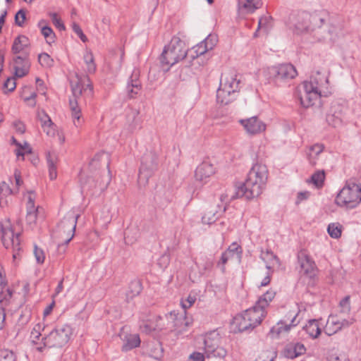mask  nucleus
Instances as JSON below:
<instances>
[{
    "label": "nucleus",
    "mask_w": 361,
    "mask_h": 361,
    "mask_svg": "<svg viewBox=\"0 0 361 361\" xmlns=\"http://www.w3.org/2000/svg\"><path fill=\"white\" fill-rule=\"evenodd\" d=\"M44 329V324L38 323L30 333L31 343L39 352H43L45 348H62L69 341L73 334L72 328L68 324L57 326L48 334L42 336Z\"/></svg>",
    "instance_id": "obj_1"
},
{
    "label": "nucleus",
    "mask_w": 361,
    "mask_h": 361,
    "mask_svg": "<svg viewBox=\"0 0 361 361\" xmlns=\"http://www.w3.org/2000/svg\"><path fill=\"white\" fill-rule=\"evenodd\" d=\"M329 73L317 71L304 81L299 89L300 104L308 108L314 105L322 96H326L329 92Z\"/></svg>",
    "instance_id": "obj_2"
},
{
    "label": "nucleus",
    "mask_w": 361,
    "mask_h": 361,
    "mask_svg": "<svg viewBox=\"0 0 361 361\" xmlns=\"http://www.w3.org/2000/svg\"><path fill=\"white\" fill-rule=\"evenodd\" d=\"M267 169L264 164L254 165L248 173L245 183L236 189V197L252 199L258 197L263 191L267 179Z\"/></svg>",
    "instance_id": "obj_3"
},
{
    "label": "nucleus",
    "mask_w": 361,
    "mask_h": 361,
    "mask_svg": "<svg viewBox=\"0 0 361 361\" xmlns=\"http://www.w3.org/2000/svg\"><path fill=\"white\" fill-rule=\"evenodd\" d=\"M1 240L6 249H12L13 258L16 259L20 256L21 224L19 222L12 224L10 219H6L1 223Z\"/></svg>",
    "instance_id": "obj_4"
},
{
    "label": "nucleus",
    "mask_w": 361,
    "mask_h": 361,
    "mask_svg": "<svg viewBox=\"0 0 361 361\" xmlns=\"http://www.w3.org/2000/svg\"><path fill=\"white\" fill-rule=\"evenodd\" d=\"M361 202V185L348 180L335 199V203L343 209L348 210L357 207Z\"/></svg>",
    "instance_id": "obj_5"
},
{
    "label": "nucleus",
    "mask_w": 361,
    "mask_h": 361,
    "mask_svg": "<svg viewBox=\"0 0 361 361\" xmlns=\"http://www.w3.org/2000/svg\"><path fill=\"white\" fill-rule=\"evenodd\" d=\"M185 58H188L185 44L179 37H174L164 47L161 56V62L163 65L170 67Z\"/></svg>",
    "instance_id": "obj_6"
},
{
    "label": "nucleus",
    "mask_w": 361,
    "mask_h": 361,
    "mask_svg": "<svg viewBox=\"0 0 361 361\" xmlns=\"http://www.w3.org/2000/svg\"><path fill=\"white\" fill-rule=\"evenodd\" d=\"M266 314V310L255 303V306L235 317V323L240 331H244L260 324Z\"/></svg>",
    "instance_id": "obj_7"
},
{
    "label": "nucleus",
    "mask_w": 361,
    "mask_h": 361,
    "mask_svg": "<svg viewBox=\"0 0 361 361\" xmlns=\"http://www.w3.org/2000/svg\"><path fill=\"white\" fill-rule=\"evenodd\" d=\"M78 218V214L69 212L59 224L56 234L61 239V242L59 244V250L63 245H68L73 238Z\"/></svg>",
    "instance_id": "obj_8"
},
{
    "label": "nucleus",
    "mask_w": 361,
    "mask_h": 361,
    "mask_svg": "<svg viewBox=\"0 0 361 361\" xmlns=\"http://www.w3.org/2000/svg\"><path fill=\"white\" fill-rule=\"evenodd\" d=\"M220 341L221 338L216 332H211L206 335L204 341V350L207 358L224 359L226 356L227 351L220 345Z\"/></svg>",
    "instance_id": "obj_9"
},
{
    "label": "nucleus",
    "mask_w": 361,
    "mask_h": 361,
    "mask_svg": "<svg viewBox=\"0 0 361 361\" xmlns=\"http://www.w3.org/2000/svg\"><path fill=\"white\" fill-rule=\"evenodd\" d=\"M157 169V157L152 152L144 154L138 176V183L140 186L145 187Z\"/></svg>",
    "instance_id": "obj_10"
},
{
    "label": "nucleus",
    "mask_w": 361,
    "mask_h": 361,
    "mask_svg": "<svg viewBox=\"0 0 361 361\" xmlns=\"http://www.w3.org/2000/svg\"><path fill=\"white\" fill-rule=\"evenodd\" d=\"M314 36L319 41L336 42L343 36L341 25L334 19H330L322 30H317Z\"/></svg>",
    "instance_id": "obj_11"
},
{
    "label": "nucleus",
    "mask_w": 361,
    "mask_h": 361,
    "mask_svg": "<svg viewBox=\"0 0 361 361\" xmlns=\"http://www.w3.org/2000/svg\"><path fill=\"white\" fill-rule=\"evenodd\" d=\"M354 319L353 318H345L341 315H330L326 321V325L324 327V333L328 336H331L353 324Z\"/></svg>",
    "instance_id": "obj_12"
},
{
    "label": "nucleus",
    "mask_w": 361,
    "mask_h": 361,
    "mask_svg": "<svg viewBox=\"0 0 361 361\" xmlns=\"http://www.w3.org/2000/svg\"><path fill=\"white\" fill-rule=\"evenodd\" d=\"M110 172L108 171V173L102 178L99 180V178L87 176V177H81L80 183L83 190H86L92 192H102L105 190L111 180Z\"/></svg>",
    "instance_id": "obj_13"
},
{
    "label": "nucleus",
    "mask_w": 361,
    "mask_h": 361,
    "mask_svg": "<svg viewBox=\"0 0 361 361\" xmlns=\"http://www.w3.org/2000/svg\"><path fill=\"white\" fill-rule=\"evenodd\" d=\"M242 256V248L236 243H232L228 248L221 255L217 266L222 272L225 271V265L227 263H239Z\"/></svg>",
    "instance_id": "obj_14"
},
{
    "label": "nucleus",
    "mask_w": 361,
    "mask_h": 361,
    "mask_svg": "<svg viewBox=\"0 0 361 361\" xmlns=\"http://www.w3.org/2000/svg\"><path fill=\"white\" fill-rule=\"evenodd\" d=\"M245 131L249 135H257L264 133L267 129V125L257 116H252L239 121Z\"/></svg>",
    "instance_id": "obj_15"
},
{
    "label": "nucleus",
    "mask_w": 361,
    "mask_h": 361,
    "mask_svg": "<svg viewBox=\"0 0 361 361\" xmlns=\"http://www.w3.org/2000/svg\"><path fill=\"white\" fill-rule=\"evenodd\" d=\"M186 312L178 314L175 311L171 312L168 319L173 322L172 331L176 336H180L188 331V328L192 324V321L187 318Z\"/></svg>",
    "instance_id": "obj_16"
},
{
    "label": "nucleus",
    "mask_w": 361,
    "mask_h": 361,
    "mask_svg": "<svg viewBox=\"0 0 361 361\" xmlns=\"http://www.w3.org/2000/svg\"><path fill=\"white\" fill-rule=\"evenodd\" d=\"M216 173V167L210 161L201 163L195 171V178L202 183H207L209 178Z\"/></svg>",
    "instance_id": "obj_17"
},
{
    "label": "nucleus",
    "mask_w": 361,
    "mask_h": 361,
    "mask_svg": "<svg viewBox=\"0 0 361 361\" xmlns=\"http://www.w3.org/2000/svg\"><path fill=\"white\" fill-rule=\"evenodd\" d=\"M310 19L309 13L302 12L298 14L293 22L294 32L298 35L312 32Z\"/></svg>",
    "instance_id": "obj_18"
},
{
    "label": "nucleus",
    "mask_w": 361,
    "mask_h": 361,
    "mask_svg": "<svg viewBox=\"0 0 361 361\" xmlns=\"http://www.w3.org/2000/svg\"><path fill=\"white\" fill-rule=\"evenodd\" d=\"M298 262L302 275L310 279L316 276V265L314 262L305 252H300L298 255Z\"/></svg>",
    "instance_id": "obj_19"
},
{
    "label": "nucleus",
    "mask_w": 361,
    "mask_h": 361,
    "mask_svg": "<svg viewBox=\"0 0 361 361\" xmlns=\"http://www.w3.org/2000/svg\"><path fill=\"white\" fill-rule=\"evenodd\" d=\"M311 16V27L312 31L322 30L331 19L326 10L321 9L310 13Z\"/></svg>",
    "instance_id": "obj_20"
},
{
    "label": "nucleus",
    "mask_w": 361,
    "mask_h": 361,
    "mask_svg": "<svg viewBox=\"0 0 361 361\" xmlns=\"http://www.w3.org/2000/svg\"><path fill=\"white\" fill-rule=\"evenodd\" d=\"M240 80L234 71H228L222 73L220 85L236 93L239 91Z\"/></svg>",
    "instance_id": "obj_21"
},
{
    "label": "nucleus",
    "mask_w": 361,
    "mask_h": 361,
    "mask_svg": "<svg viewBox=\"0 0 361 361\" xmlns=\"http://www.w3.org/2000/svg\"><path fill=\"white\" fill-rule=\"evenodd\" d=\"M209 50L204 47V44L202 42L192 47L188 51V59H190L192 66H196L197 64L200 66L205 63L201 56L204 54Z\"/></svg>",
    "instance_id": "obj_22"
},
{
    "label": "nucleus",
    "mask_w": 361,
    "mask_h": 361,
    "mask_svg": "<svg viewBox=\"0 0 361 361\" xmlns=\"http://www.w3.org/2000/svg\"><path fill=\"white\" fill-rule=\"evenodd\" d=\"M275 78L277 80L293 79L297 75L295 67L291 64H282L273 68Z\"/></svg>",
    "instance_id": "obj_23"
},
{
    "label": "nucleus",
    "mask_w": 361,
    "mask_h": 361,
    "mask_svg": "<svg viewBox=\"0 0 361 361\" xmlns=\"http://www.w3.org/2000/svg\"><path fill=\"white\" fill-rule=\"evenodd\" d=\"M85 85L90 87V90H92V86L89 82V78L85 75L79 77L78 75L76 74L75 78L71 80L73 97L75 98H80Z\"/></svg>",
    "instance_id": "obj_24"
},
{
    "label": "nucleus",
    "mask_w": 361,
    "mask_h": 361,
    "mask_svg": "<svg viewBox=\"0 0 361 361\" xmlns=\"http://www.w3.org/2000/svg\"><path fill=\"white\" fill-rule=\"evenodd\" d=\"M326 120L328 125L333 128H337L341 126L343 123V111L341 106L339 104L332 106L326 115Z\"/></svg>",
    "instance_id": "obj_25"
},
{
    "label": "nucleus",
    "mask_w": 361,
    "mask_h": 361,
    "mask_svg": "<svg viewBox=\"0 0 361 361\" xmlns=\"http://www.w3.org/2000/svg\"><path fill=\"white\" fill-rule=\"evenodd\" d=\"M224 206H211L207 209L202 218V221L204 224H212L215 222L219 216L225 212Z\"/></svg>",
    "instance_id": "obj_26"
},
{
    "label": "nucleus",
    "mask_w": 361,
    "mask_h": 361,
    "mask_svg": "<svg viewBox=\"0 0 361 361\" xmlns=\"http://www.w3.org/2000/svg\"><path fill=\"white\" fill-rule=\"evenodd\" d=\"M30 62L26 57L16 56L13 59V69L16 76L22 78L27 75L30 69Z\"/></svg>",
    "instance_id": "obj_27"
},
{
    "label": "nucleus",
    "mask_w": 361,
    "mask_h": 361,
    "mask_svg": "<svg viewBox=\"0 0 361 361\" xmlns=\"http://www.w3.org/2000/svg\"><path fill=\"white\" fill-rule=\"evenodd\" d=\"M237 94L219 85L216 91V102L221 105H227L235 99Z\"/></svg>",
    "instance_id": "obj_28"
},
{
    "label": "nucleus",
    "mask_w": 361,
    "mask_h": 361,
    "mask_svg": "<svg viewBox=\"0 0 361 361\" xmlns=\"http://www.w3.org/2000/svg\"><path fill=\"white\" fill-rule=\"evenodd\" d=\"M46 159L49 178L51 180H54L57 177V164L59 161L58 154L54 151H48L46 153Z\"/></svg>",
    "instance_id": "obj_29"
},
{
    "label": "nucleus",
    "mask_w": 361,
    "mask_h": 361,
    "mask_svg": "<svg viewBox=\"0 0 361 361\" xmlns=\"http://www.w3.org/2000/svg\"><path fill=\"white\" fill-rule=\"evenodd\" d=\"M139 76L140 71L138 70H134L130 78V81L128 82L127 90L128 95L131 98L137 94L141 90V83L139 80Z\"/></svg>",
    "instance_id": "obj_30"
},
{
    "label": "nucleus",
    "mask_w": 361,
    "mask_h": 361,
    "mask_svg": "<svg viewBox=\"0 0 361 361\" xmlns=\"http://www.w3.org/2000/svg\"><path fill=\"white\" fill-rule=\"evenodd\" d=\"M78 98L73 97V99H71L69 102L73 123L76 128L80 127L83 123V120L81 118L82 113L81 109L78 106Z\"/></svg>",
    "instance_id": "obj_31"
},
{
    "label": "nucleus",
    "mask_w": 361,
    "mask_h": 361,
    "mask_svg": "<svg viewBox=\"0 0 361 361\" xmlns=\"http://www.w3.org/2000/svg\"><path fill=\"white\" fill-rule=\"evenodd\" d=\"M123 342L122 350L128 351L140 345V338L139 335L136 334H127L123 338Z\"/></svg>",
    "instance_id": "obj_32"
},
{
    "label": "nucleus",
    "mask_w": 361,
    "mask_h": 361,
    "mask_svg": "<svg viewBox=\"0 0 361 361\" xmlns=\"http://www.w3.org/2000/svg\"><path fill=\"white\" fill-rule=\"evenodd\" d=\"M322 324L318 319L310 320L307 324L304 326L305 331L309 334L312 338H317L322 332L321 326Z\"/></svg>",
    "instance_id": "obj_33"
},
{
    "label": "nucleus",
    "mask_w": 361,
    "mask_h": 361,
    "mask_svg": "<svg viewBox=\"0 0 361 361\" xmlns=\"http://www.w3.org/2000/svg\"><path fill=\"white\" fill-rule=\"evenodd\" d=\"M13 193V191L11 190L10 185L3 181L0 183V207H7L8 204V199L12 194Z\"/></svg>",
    "instance_id": "obj_34"
},
{
    "label": "nucleus",
    "mask_w": 361,
    "mask_h": 361,
    "mask_svg": "<svg viewBox=\"0 0 361 361\" xmlns=\"http://www.w3.org/2000/svg\"><path fill=\"white\" fill-rule=\"evenodd\" d=\"M276 295V291L274 288L269 289L266 293L262 295L256 302L257 307L266 310L270 302L274 300Z\"/></svg>",
    "instance_id": "obj_35"
},
{
    "label": "nucleus",
    "mask_w": 361,
    "mask_h": 361,
    "mask_svg": "<svg viewBox=\"0 0 361 361\" xmlns=\"http://www.w3.org/2000/svg\"><path fill=\"white\" fill-rule=\"evenodd\" d=\"M305 348L303 344L297 343L294 345H288L284 351V355L288 358L293 359L305 352Z\"/></svg>",
    "instance_id": "obj_36"
},
{
    "label": "nucleus",
    "mask_w": 361,
    "mask_h": 361,
    "mask_svg": "<svg viewBox=\"0 0 361 361\" xmlns=\"http://www.w3.org/2000/svg\"><path fill=\"white\" fill-rule=\"evenodd\" d=\"M323 150V145L319 144H316L310 147L307 157L311 165L315 166L317 164L319 155L322 153Z\"/></svg>",
    "instance_id": "obj_37"
},
{
    "label": "nucleus",
    "mask_w": 361,
    "mask_h": 361,
    "mask_svg": "<svg viewBox=\"0 0 361 361\" xmlns=\"http://www.w3.org/2000/svg\"><path fill=\"white\" fill-rule=\"evenodd\" d=\"M262 259L266 263L268 270H271L276 265H279V260L277 257L271 251L267 250L261 254Z\"/></svg>",
    "instance_id": "obj_38"
},
{
    "label": "nucleus",
    "mask_w": 361,
    "mask_h": 361,
    "mask_svg": "<svg viewBox=\"0 0 361 361\" xmlns=\"http://www.w3.org/2000/svg\"><path fill=\"white\" fill-rule=\"evenodd\" d=\"M12 140L16 146L15 153L18 159L22 157V159L23 160L25 155L32 153V148L27 142H24L22 144L16 141V140L14 137L12 138Z\"/></svg>",
    "instance_id": "obj_39"
},
{
    "label": "nucleus",
    "mask_w": 361,
    "mask_h": 361,
    "mask_svg": "<svg viewBox=\"0 0 361 361\" xmlns=\"http://www.w3.org/2000/svg\"><path fill=\"white\" fill-rule=\"evenodd\" d=\"M261 6L260 0H241L239 1V9L246 13H253Z\"/></svg>",
    "instance_id": "obj_40"
},
{
    "label": "nucleus",
    "mask_w": 361,
    "mask_h": 361,
    "mask_svg": "<svg viewBox=\"0 0 361 361\" xmlns=\"http://www.w3.org/2000/svg\"><path fill=\"white\" fill-rule=\"evenodd\" d=\"M46 21L44 20H41L38 23V27L41 29V33L47 39V42L49 44H51L54 42L55 34L53 30L46 24Z\"/></svg>",
    "instance_id": "obj_41"
},
{
    "label": "nucleus",
    "mask_w": 361,
    "mask_h": 361,
    "mask_svg": "<svg viewBox=\"0 0 361 361\" xmlns=\"http://www.w3.org/2000/svg\"><path fill=\"white\" fill-rule=\"evenodd\" d=\"M297 317H298V314H296L293 317V318L291 320L290 324H284L283 323H278L277 326H274L271 329V331L273 333H276L277 334H281L282 333L288 332L290 330L291 326H295L299 323V321L297 320Z\"/></svg>",
    "instance_id": "obj_42"
},
{
    "label": "nucleus",
    "mask_w": 361,
    "mask_h": 361,
    "mask_svg": "<svg viewBox=\"0 0 361 361\" xmlns=\"http://www.w3.org/2000/svg\"><path fill=\"white\" fill-rule=\"evenodd\" d=\"M28 46V38L24 35L18 37L13 42L12 51L14 54L22 51Z\"/></svg>",
    "instance_id": "obj_43"
},
{
    "label": "nucleus",
    "mask_w": 361,
    "mask_h": 361,
    "mask_svg": "<svg viewBox=\"0 0 361 361\" xmlns=\"http://www.w3.org/2000/svg\"><path fill=\"white\" fill-rule=\"evenodd\" d=\"M41 209L42 208L38 206L37 208L26 209V221L27 224L32 226L36 224Z\"/></svg>",
    "instance_id": "obj_44"
},
{
    "label": "nucleus",
    "mask_w": 361,
    "mask_h": 361,
    "mask_svg": "<svg viewBox=\"0 0 361 361\" xmlns=\"http://www.w3.org/2000/svg\"><path fill=\"white\" fill-rule=\"evenodd\" d=\"M84 61L87 66V71L92 73L96 71V64L94 63V56L92 51H86L84 54Z\"/></svg>",
    "instance_id": "obj_45"
},
{
    "label": "nucleus",
    "mask_w": 361,
    "mask_h": 361,
    "mask_svg": "<svg viewBox=\"0 0 361 361\" xmlns=\"http://www.w3.org/2000/svg\"><path fill=\"white\" fill-rule=\"evenodd\" d=\"M11 296L12 292L6 285L0 286V305L5 307Z\"/></svg>",
    "instance_id": "obj_46"
},
{
    "label": "nucleus",
    "mask_w": 361,
    "mask_h": 361,
    "mask_svg": "<svg viewBox=\"0 0 361 361\" xmlns=\"http://www.w3.org/2000/svg\"><path fill=\"white\" fill-rule=\"evenodd\" d=\"M327 232L333 238H339L342 233V226L338 223H331L328 226Z\"/></svg>",
    "instance_id": "obj_47"
},
{
    "label": "nucleus",
    "mask_w": 361,
    "mask_h": 361,
    "mask_svg": "<svg viewBox=\"0 0 361 361\" xmlns=\"http://www.w3.org/2000/svg\"><path fill=\"white\" fill-rule=\"evenodd\" d=\"M142 290L141 283L138 281H132L127 292V298H133V297L139 295Z\"/></svg>",
    "instance_id": "obj_48"
},
{
    "label": "nucleus",
    "mask_w": 361,
    "mask_h": 361,
    "mask_svg": "<svg viewBox=\"0 0 361 361\" xmlns=\"http://www.w3.org/2000/svg\"><path fill=\"white\" fill-rule=\"evenodd\" d=\"M140 327L141 331L147 334H149L154 331H160L161 329L159 324H155L153 321L149 320L144 322L143 324H141Z\"/></svg>",
    "instance_id": "obj_49"
},
{
    "label": "nucleus",
    "mask_w": 361,
    "mask_h": 361,
    "mask_svg": "<svg viewBox=\"0 0 361 361\" xmlns=\"http://www.w3.org/2000/svg\"><path fill=\"white\" fill-rule=\"evenodd\" d=\"M339 306L341 310L338 315H341L345 317V315L349 314L350 312V296H345L342 299L339 303Z\"/></svg>",
    "instance_id": "obj_50"
},
{
    "label": "nucleus",
    "mask_w": 361,
    "mask_h": 361,
    "mask_svg": "<svg viewBox=\"0 0 361 361\" xmlns=\"http://www.w3.org/2000/svg\"><path fill=\"white\" fill-rule=\"evenodd\" d=\"M38 61L44 68H51L54 63V59L47 53L39 54Z\"/></svg>",
    "instance_id": "obj_51"
},
{
    "label": "nucleus",
    "mask_w": 361,
    "mask_h": 361,
    "mask_svg": "<svg viewBox=\"0 0 361 361\" xmlns=\"http://www.w3.org/2000/svg\"><path fill=\"white\" fill-rule=\"evenodd\" d=\"M325 178V173L324 171H318L315 172L314 174H312L311 177V182L316 185L317 187L319 188L322 186L324 180Z\"/></svg>",
    "instance_id": "obj_52"
},
{
    "label": "nucleus",
    "mask_w": 361,
    "mask_h": 361,
    "mask_svg": "<svg viewBox=\"0 0 361 361\" xmlns=\"http://www.w3.org/2000/svg\"><path fill=\"white\" fill-rule=\"evenodd\" d=\"M0 361H17L16 355L11 350H0Z\"/></svg>",
    "instance_id": "obj_53"
},
{
    "label": "nucleus",
    "mask_w": 361,
    "mask_h": 361,
    "mask_svg": "<svg viewBox=\"0 0 361 361\" xmlns=\"http://www.w3.org/2000/svg\"><path fill=\"white\" fill-rule=\"evenodd\" d=\"M276 353L273 350L262 351L255 361H274Z\"/></svg>",
    "instance_id": "obj_54"
},
{
    "label": "nucleus",
    "mask_w": 361,
    "mask_h": 361,
    "mask_svg": "<svg viewBox=\"0 0 361 361\" xmlns=\"http://www.w3.org/2000/svg\"><path fill=\"white\" fill-rule=\"evenodd\" d=\"M114 208L111 205L106 204L103 207L101 213L102 218L106 222H109L113 216Z\"/></svg>",
    "instance_id": "obj_55"
},
{
    "label": "nucleus",
    "mask_w": 361,
    "mask_h": 361,
    "mask_svg": "<svg viewBox=\"0 0 361 361\" xmlns=\"http://www.w3.org/2000/svg\"><path fill=\"white\" fill-rule=\"evenodd\" d=\"M48 15L51 19V21L56 27H57L59 30H65L66 27L63 23L62 22L61 18L58 16L56 13L50 12Z\"/></svg>",
    "instance_id": "obj_56"
},
{
    "label": "nucleus",
    "mask_w": 361,
    "mask_h": 361,
    "mask_svg": "<svg viewBox=\"0 0 361 361\" xmlns=\"http://www.w3.org/2000/svg\"><path fill=\"white\" fill-rule=\"evenodd\" d=\"M271 18L268 16H263L259 19L258 28L259 30H264L267 31L271 27Z\"/></svg>",
    "instance_id": "obj_57"
},
{
    "label": "nucleus",
    "mask_w": 361,
    "mask_h": 361,
    "mask_svg": "<svg viewBox=\"0 0 361 361\" xmlns=\"http://www.w3.org/2000/svg\"><path fill=\"white\" fill-rule=\"evenodd\" d=\"M208 50H212L217 43V37L215 35H209L202 42Z\"/></svg>",
    "instance_id": "obj_58"
},
{
    "label": "nucleus",
    "mask_w": 361,
    "mask_h": 361,
    "mask_svg": "<svg viewBox=\"0 0 361 361\" xmlns=\"http://www.w3.org/2000/svg\"><path fill=\"white\" fill-rule=\"evenodd\" d=\"M196 301V297L195 295H189L187 298L183 299L180 302V305L185 312L186 310L193 305Z\"/></svg>",
    "instance_id": "obj_59"
},
{
    "label": "nucleus",
    "mask_w": 361,
    "mask_h": 361,
    "mask_svg": "<svg viewBox=\"0 0 361 361\" xmlns=\"http://www.w3.org/2000/svg\"><path fill=\"white\" fill-rule=\"evenodd\" d=\"M26 198V209L37 208L35 205V201L36 198L35 194L32 191H29L25 195Z\"/></svg>",
    "instance_id": "obj_60"
},
{
    "label": "nucleus",
    "mask_w": 361,
    "mask_h": 361,
    "mask_svg": "<svg viewBox=\"0 0 361 361\" xmlns=\"http://www.w3.org/2000/svg\"><path fill=\"white\" fill-rule=\"evenodd\" d=\"M43 131L50 137H53L55 135L56 130L55 126L52 123V121H49V123H47L44 126H42Z\"/></svg>",
    "instance_id": "obj_61"
},
{
    "label": "nucleus",
    "mask_w": 361,
    "mask_h": 361,
    "mask_svg": "<svg viewBox=\"0 0 361 361\" xmlns=\"http://www.w3.org/2000/svg\"><path fill=\"white\" fill-rule=\"evenodd\" d=\"M72 29L78 35V36L80 38V39L83 42H86L87 41V37L84 35L82 29L80 28V25L76 23H73L72 24Z\"/></svg>",
    "instance_id": "obj_62"
},
{
    "label": "nucleus",
    "mask_w": 361,
    "mask_h": 361,
    "mask_svg": "<svg viewBox=\"0 0 361 361\" xmlns=\"http://www.w3.org/2000/svg\"><path fill=\"white\" fill-rule=\"evenodd\" d=\"M25 19V12L23 10H20L15 16V22L18 26H23Z\"/></svg>",
    "instance_id": "obj_63"
},
{
    "label": "nucleus",
    "mask_w": 361,
    "mask_h": 361,
    "mask_svg": "<svg viewBox=\"0 0 361 361\" xmlns=\"http://www.w3.org/2000/svg\"><path fill=\"white\" fill-rule=\"evenodd\" d=\"M16 87V80L14 78H8L4 84V88L7 90L8 92H12L15 90Z\"/></svg>",
    "instance_id": "obj_64"
}]
</instances>
